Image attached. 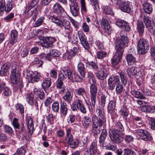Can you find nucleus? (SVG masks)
<instances>
[{
    "mask_svg": "<svg viewBox=\"0 0 155 155\" xmlns=\"http://www.w3.org/2000/svg\"><path fill=\"white\" fill-rule=\"evenodd\" d=\"M123 32H124L123 31H121L120 38L116 41V51L112 60V63L113 65H116L119 62L122 58L124 49L128 46L129 39L126 34Z\"/></svg>",
    "mask_w": 155,
    "mask_h": 155,
    "instance_id": "nucleus-1",
    "label": "nucleus"
},
{
    "mask_svg": "<svg viewBox=\"0 0 155 155\" xmlns=\"http://www.w3.org/2000/svg\"><path fill=\"white\" fill-rule=\"evenodd\" d=\"M88 78L89 82L91 84L90 87L91 101L90 102L89 106L88 107L89 110L91 111L95 109L97 91V85L95 84L96 81L95 80L94 76L92 73H91L88 75Z\"/></svg>",
    "mask_w": 155,
    "mask_h": 155,
    "instance_id": "nucleus-2",
    "label": "nucleus"
},
{
    "mask_svg": "<svg viewBox=\"0 0 155 155\" xmlns=\"http://www.w3.org/2000/svg\"><path fill=\"white\" fill-rule=\"evenodd\" d=\"M50 18L53 22L57 25L61 27H64L66 30H70L71 27L70 22L63 18L62 17H60V15H51L50 17Z\"/></svg>",
    "mask_w": 155,
    "mask_h": 155,
    "instance_id": "nucleus-3",
    "label": "nucleus"
},
{
    "mask_svg": "<svg viewBox=\"0 0 155 155\" xmlns=\"http://www.w3.org/2000/svg\"><path fill=\"white\" fill-rule=\"evenodd\" d=\"M96 112L98 117L96 115H94L92 117V121L95 123H99L100 125L102 124H104L106 120L105 119V112L103 108H97L96 109Z\"/></svg>",
    "mask_w": 155,
    "mask_h": 155,
    "instance_id": "nucleus-4",
    "label": "nucleus"
},
{
    "mask_svg": "<svg viewBox=\"0 0 155 155\" xmlns=\"http://www.w3.org/2000/svg\"><path fill=\"white\" fill-rule=\"evenodd\" d=\"M138 51L139 54H144L149 50V44L148 41L144 38H140L137 43Z\"/></svg>",
    "mask_w": 155,
    "mask_h": 155,
    "instance_id": "nucleus-5",
    "label": "nucleus"
},
{
    "mask_svg": "<svg viewBox=\"0 0 155 155\" xmlns=\"http://www.w3.org/2000/svg\"><path fill=\"white\" fill-rule=\"evenodd\" d=\"M19 69L18 66L16 64H13L11 67L10 79L13 84H17L19 81Z\"/></svg>",
    "mask_w": 155,
    "mask_h": 155,
    "instance_id": "nucleus-6",
    "label": "nucleus"
},
{
    "mask_svg": "<svg viewBox=\"0 0 155 155\" xmlns=\"http://www.w3.org/2000/svg\"><path fill=\"white\" fill-rule=\"evenodd\" d=\"M109 136L111 140L117 144L121 143L123 138L120 135V132L119 130L112 129L109 131Z\"/></svg>",
    "mask_w": 155,
    "mask_h": 155,
    "instance_id": "nucleus-7",
    "label": "nucleus"
},
{
    "mask_svg": "<svg viewBox=\"0 0 155 155\" xmlns=\"http://www.w3.org/2000/svg\"><path fill=\"white\" fill-rule=\"evenodd\" d=\"M138 139H140L145 141H150L152 138L151 135L145 130L143 129L136 130L134 132Z\"/></svg>",
    "mask_w": 155,
    "mask_h": 155,
    "instance_id": "nucleus-8",
    "label": "nucleus"
},
{
    "mask_svg": "<svg viewBox=\"0 0 155 155\" xmlns=\"http://www.w3.org/2000/svg\"><path fill=\"white\" fill-rule=\"evenodd\" d=\"M13 2L9 1L5 3L4 0H0V16L3 15L4 11L9 12L12 9Z\"/></svg>",
    "mask_w": 155,
    "mask_h": 155,
    "instance_id": "nucleus-9",
    "label": "nucleus"
},
{
    "mask_svg": "<svg viewBox=\"0 0 155 155\" xmlns=\"http://www.w3.org/2000/svg\"><path fill=\"white\" fill-rule=\"evenodd\" d=\"M71 108L74 111L79 110L81 112L84 114H85L87 112V110L82 101L79 99H77L75 102L72 104Z\"/></svg>",
    "mask_w": 155,
    "mask_h": 155,
    "instance_id": "nucleus-10",
    "label": "nucleus"
},
{
    "mask_svg": "<svg viewBox=\"0 0 155 155\" xmlns=\"http://www.w3.org/2000/svg\"><path fill=\"white\" fill-rule=\"evenodd\" d=\"M55 39L52 37H43L40 45L43 47L46 48H50L51 47L53 43L55 41Z\"/></svg>",
    "mask_w": 155,
    "mask_h": 155,
    "instance_id": "nucleus-11",
    "label": "nucleus"
},
{
    "mask_svg": "<svg viewBox=\"0 0 155 155\" xmlns=\"http://www.w3.org/2000/svg\"><path fill=\"white\" fill-rule=\"evenodd\" d=\"M27 78L30 83H34L38 82L39 81L41 74L40 73H34L31 71H29L27 73Z\"/></svg>",
    "mask_w": 155,
    "mask_h": 155,
    "instance_id": "nucleus-12",
    "label": "nucleus"
},
{
    "mask_svg": "<svg viewBox=\"0 0 155 155\" xmlns=\"http://www.w3.org/2000/svg\"><path fill=\"white\" fill-rule=\"evenodd\" d=\"M101 68L97 73V76L99 79L103 80L107 76L108 73L106 67L103 65H100Z\"/></svg>",
    "mask_w": 155,
    "mask_h": 155,
    "instance_id": "nucleus-13",
    "label": "nucleus"
},
{
    "mask_svg": "<svg viewBox=\"0 0 155 155\" xmlns=\"http://www.w3.org/2000/svg\"><path fill=\"white\" fill-rule=\"evenodd\" d=\"M120 82V78L118 76L111 77L108 80V88L109 90H113L118 83Z\"/></svg>",
    "mask_w": 155,
    "mask_h": 155,
    "instance_id": "nucleus-14",
    "label": "nucleus"
},
{
    "mask_svg": "<svg viewBox=\"0 0 155 155\" xmlns=\"http://www.w3.org/2000/svg\"><path fill=\"white\" fill-rule=\"evenodd\" d=\"M119 8L123 12L129 13L131 12V3L129 1L124 0L119 6Z\"/></svg>",
    "mask_w": 155,
    "mask_h": 155,
    "instance_id": "nucleus-15",
    "label": "nucleus"
},
{
    "mask_svg": "<svg viewBox=\"0 0 155 155\" xmlns=\"http://www.w3.org/2000/svg\"><path fill=\"white\" fill-rule=\"evenodd\" d=\"M84 78L80 76L76 73H73L71 71L69 70L68 74V79L72 82H81L83 78Z\"/></svg>",
    "mask_w": 155,
    "mask_h": 155,
    "instance_id": "nucleus-16",
    "label": "nucleus"
},
{
    "mask_svg": "<svg viewBox=\"0 0 155 155\" xmlns=\"http://www.w3.org/2000/svg\"><path fill=\"white\" fill-rule=\"evenodd\" d=\"M78 37L81 44L85 49H88L90 47V45L88 42L86 40V38L85 35L82 31H78Z\"/></svg>",
    "mask_w": 155,
    "mask_h": 155,
    "instance_id": "nucleus-17",
    "label": "nucleus"
},
{
    "mask_svg": "<svg viewBox=\"0 0 155 155\" xmlns=\"http://www.w3.org/2000/svg\"><path fill=\"white\" fill-rule=\"evenodd\" d=\"M116 104L115 102L113 101H110L108 103L107 107V111L111 115L112 118H114L116 115L115 107Z\"/></svg>",
    "mask_w": 155,
    "mask_h": 155,
    "instance_id": "nucleus-18",
    "label": "nucleus"
},
{
    "mask_svg": "<svg viewBox=\"0 0 155 155\" xmlns=\"http://www.w3.org/2000/svg\"><path fill=\"white\" fill-rule=\"evenodd\" d=\"M5 84L4 83L0 84V93L3 91L2 95L6 98L11 94V91L8 87L5 86Z\"/></svg>",
    "mask_w": 155,
    "mask_h": 155,
    "instance_id": "nucleus-19",
    "label": "nucleus"
},
{
    "mask_svg": "<svg viewBox=\"0 0 155 155\" xmlns=\"http://www.w3.org/2000/svg\"><path fill=\"white\" fill-rule=\"evenodd\" d=\"M71 12L74 16H77L79 13V6L77 2L69 5Z\"/></svg>",
    "mask_w": 155,
    "mask_h": 155,
    "instance_id": "nucleus-20",
    "label": "nucleus"
},
{
    "mask_svg": "<svg viewBox=\"0 0 155 155\" xmlns=\"http://www.w3.org/2000/svg\"><path fill=\"white\" fill-rule=\"evenodd\" d=\"M91 113L84 116V120L82 122L83 126L85 127H88L91 125Z\"/></svg>",
    "mask_w": 155,
    "mask_h": 155,
    "instance_id": "nucleus-21",
    "label": "nucleus"
},
{
    "mask_svg": "<svg viewBox=\"0 0 155 155\" xmlns=\"http://www.w3.org/2000/svg\"><path fill=\"white\" fill-rule=\"evenodd\" d=\"M26 123L28 129V133L31 135L33 131L34 125L33 120L30 117H27L26 119Z\"/></svg>",
    "mask_w": 155,
    "mask_h": 155,
    "instance_id": "nucleus-22",
    "label": "nucleus"
},
{
    "mask_svg": "<svg viewBox=\"0 0 155 155\" xmlns=\"http://www.w3.org/2000/svg\"><path fill=\"white\" fill-rule=\"evenodd\" d=\"M143 8L145 13L150 14L152 12L153 8L152 5L147 1L145 2L142 4Z\"/></svg>",
    "mask_w": 155,
    "mask_h": 155,
    "instance_id": "nucleus-23",
    "label": "nucleus"
},
{
    "mask_svg": "<svg viewBox=\"0 0 155 155\" xmlns=\"http://www.w3.org/2000/svg\"><path fill=\"white\" fill-rule=\"evenodd\" d=\"M101 26L105 30V32L108 34H110L112 31L111 27L107 20L104 19H102Z\"/></svg>",
    "mask_w": 155,
    "mask_h": 155,
    "instance_id": "nucleus-24",
    "label": "nucleus"
},
{
    "mask_svg": "<svg viewBox=\"0 0 155 155\" xmlns=\"http://www.w3.org/2000/svg\"><path fill=\"white\" fill-rule=\"evenodd\" d=\"M106 130L104 129L101 134L99 138V143L101 146L104 147L105 142V140L107 136Z\"/></svg>",
    "mask_w": 155,
    "mask_h": 155,
    "instance_id": "nucleus-25",
    "label": "nucleus"
},
{
    "mask_svg": "<svg viewBox=\"0 0 155 155\" xmlns=\"http://www.w3.org/2000/svg\"><path fill=\"white\" fill-rule=\"evenodd\" d=\"M53 9L54 13L58 14V15H55L57 16L60 15V17H62L61 13L64 11V9L60 4L58 3L55 4L54 5Z\"/></svg>",
    "mask_w": 155,
    "mask_h": 155,
    "instance_id": "nucleus-26",
    "label": "nucleus"
},
{
    "mask_svg": "<svg viewBox=\"0 0 155 155\" xmlns=\"http://www.w3.org/2000/svg\"><path fill=\"white\" fill-rule=\"evenodd\" d=\"M143 21L146 28L149 30L153 27L154 25L151 23V20L149 18V17L147 15H144L143 18Z\"/></svg>",
    "mask_w": 155,
    "mask_h": 155,
    "instance_id": "nucleus-27",
    "label": "nucleus"
},
{
    "mask_svg": "<svg viewBox=\"0 0 155 155\" xmlns=\"http://www.w3.org/2000/svg\"><path fill=\"white\" fill-rule=\"evenodd\" d=\"M73 96V93L67 89L65 91V94L63 96V99L66 101L70 103L72 100Z\"/></svg>",
    "mask_w": 155,
    "mask_h": 155,
    "instance_id": "nucleus-28",
    "label": "nucleus"
},
{
    "mask_svg": "<svg viewBox=\"0 0 155 155\" xmlns=\"http://www.w3.org/2000/svg\"><path fill=\"white\" fill-rule=\"evenodd\" d=\"M77 69L81 76L84 78L85 69L84 64L80 62L77 65Z\"/></svg>",
    "mask_w": 155,
    "mask_h": 155,
    "instance_id": "nucleus-29",
    "label": "nucleus"
},
{
    "mask_svg": "<svg viewBox=\"0 0 155 155\" xmlns=\"http://www.w3.org/2000/svg\"><path fill=\"white\" fill-rule=\"evenodd\" d=\"M69 71V70H63L61 71L59 73L58 79L63 81L66 79L67 77L68 78Z\"/></svg>",
    "mask_w": 155,
    "mask_h": 155,
    "instance_id": "nucleus-30",
    "label": "nucleus"
},
{
    "mask_svg": "<svg viewBox=\"0 0 155 155\" xmlns=\"http://www.w3.org/2000/svg\"><path fill=\"white\" fill-rule=\"evenodd\" d=\"M11 65L10 63H5L2 66L0 71V73L1 75L3 76H5L6 75Z\"/></svg>",
    "mask_w": 155,
    "mask_h": 155,
    "instance_id": "nucleus-31",
    "label": "nucleus"
},
{
    "mask_svg": "<svg viewBox=\"0 0 155 155\" xmlns=\"http://www.w3.org/2000/svg\"><path fill=\"white\" fill-rule=\"evenodd\" d=\"M144 26L142 22L138 21L137 23V30L140 36H142L144 32Z\"/></svg>",
    "mask_w": 155,
    "mask_h": 155,
    "instance_id": "nucleus-32",
    "label": "nucleus"
},
{
    "mask_svg": "<svg viewBox=\"0 0 155 155\" xmlns=\"http://www.w3.org/2000/svg\"><path fill=\"white\" fill-rule=\"evenodd\" d=\"M131 93L133 96L137 98L142 99H146V97L137 90H132L131 91Z\"/></svg>",
    "mask_w": 155,
    "mask_h": 155,
    "instance_id": "nucleus-33",
    "label": "nucleus"
},
{
    "mask_svg": "<svg viewBox=\"0 0 155 155\" xmlns=\"http://www.w3.org/2000/svg\"><path fill=\"white\" fill-rule=\"evenodd\" d=\"M66 103L64 102L61 103L60 107V113L63 116L65 117L68 112V108Z\"/></svg>",
    "mask_w": 155,
    "mask_h": 155,
    "instance_id": "nucleus-34",
    "label": "nucleus"
},
{
    "mask_svg": "<svg viewBox=\"0 0 155 155\" xmlns=\"http://www.w3.org/2000/svg\"><path fill=\"white\" fill-rule=\"evenodd\" d=\"M33 93L35 95H37V96L41 99H43L45 97V94L43 91L35 88L34 89Z\"/></svg>",
    "mask_w": 155,
    "mask_h": 155,
    "instance_id": "nucleus-35",
    "label": "nucleus"
},
{
    "mask_svg": "<svg viewBox=\"0 0 155 155\" xmlns=\"http://www.w3.org/2000/svg\"><path fill=\"white\" fill-rule=\"evenodd\" d=\"M71 129L69 128L66 130V133L64 137V140L66 143L68 144L71 142L73 139V136L71 133Z\"/></svg>",
    "mask_w": 155,
    "mask_h": 155,
    "instance_id": "nucleus-36",
    "label": "nucleus"
},
{
    "mask_svg": "<svg viewBox=\"0 0 155 155\" xmlns=\"http://www.w3.org/2000/svg\"><path fill=\"white\" fill-rule=\"evenodd\" d=\"M51 84V80L50 78L44 80L42 83V86L44 90L47 89L50 87Z\"/></svg>",
    "mask_w": 155,
    "mask_h": 155,
    "instance_id": "nucleus-37",
    "label": "nucleus"
},
{
    "mask_svg": "<svg viewBox=\"0 0 155 155\" xmlns=\"http://www.w3.org/2000/svg\"><path fill=\"white\" fill-rule=\"evenodd\" d=\"M109 100L108 97L106 95L102 94L101 97V100L100 101V104L101 107L104 108L106 104Z\"/></svg>",
    "mask_w": 155,
    "mask_h": 155,
    "instance_id": "nucleus-38",
    "label": "nucleus"
},
{
    "mask_svg": "<svg viewBox=\"0 0 155 155\" xmlns=\"http://www.w3.org/2000/svg\"><path fill=\"white\" fill-rule=\"evenodd\" d=\"M94 124L93 129V132L95 134H97L100 133L101 132L100 128L98 127L99 126V127H101L104 124H102L101 125H100L99 123H95L94 122H93Z\"/></svg>",
    "mask_w": 155,
    "mask_h": 155,
    "instance_id": "nucleus-39",
    "label": "nucleus"
},
{
    "mask_svg": "<svg viewBox=\"0 0 155 155\" xmlns=\"http://www.w3.org/2000/svg\"><path fill=\"white\" fill-rule=\"evenodd\" d=\"M89 150L93 155H94L97 152V144L95 142H92L90 145Z\"/></svg>",
    "mask_w": 155,
    "mask_h": 155,
    "instance_id": "nucleus-40",
    "label": "nucleus"
},
{
    "mask_svg": "<svg viewBox=\"0 0 155 155\" xmlns=\"http://www.w3.org/2000/svg\"><path fill=\"white\" fill-rule=\"evenodd\" d=\"M90 4L92 6L94 11L98 12L99 11V7L98 0H90Z\"/></svg>",
    "mask_w": 155,
    "mask_h": 155,
    "instance_id": "nucleus-41",
    "label": "nucleus"
},
{
    "mask_svg": "<svg viewBox=\"0 0 155 155\" xmlns=\"http://www.w3.org/2000/svg\"><path fill=\"white\" fill-rule=\"evenodd\" d=\"M127 60L129 65H131L135 61V59L132 54H129L127 56Z\"/></svg>",
    "mask_w": 155,
    "mask_h": 155,
    "instance_id": "nucleus-42",
    "label": "nucleus"
},
{
    "mask_svg": "<svg viewBox=\"0 0 155 155\" xmlns=\"http://www.w3.org/2000/svg\"><path fill=\"white\" fill-rule=\"evenodd\" d=\"M102 9L104 13L107 15H111L113 14V11L111 8L108 6H103Z\"/></svg>",
    "mask_w": 155,
    "mask_h": 155,
    "instance_id": "nucleus-43",
    "label": "nucleus"
},
{
    "mask_svg": "<svg viewBox=\"0 0 155 155\" xmlns=\"http://www.w3.org/2000/svg\"><path fill=\"white\" fill-rule=\"evenodd\" d=\"M133 68L134 78H138L140 77L142 73L140 68L137 67H133Z\"/></svg>",
    "mask_w": 155,
    "mask_h": 155,
    "instance_id": "nucleus-44",
    "label": "nucleus"
},
{
    "mask_svg": "<svg viewBox=\"0 0 155 155\" xmlns=\"http://www.w3.org/2000/svg\"><path fill=\"white\" fill-rule=\"evenodd\" d=\"M76 92L77 95L81 96L83 98H84V95L86 94V91L84 88L80 87L76 90Z\"/></svg>",
    "mask_w": 155,
    "mask_h": 155,
    "instance_id": "nucleus-45",
    "label": "nucleus"
},
{
    "mask_svg": "<svg viewBox=\"0 0 155 155\" xmlns=\"http://www.w3.org/2000/svg\"><path fill=\"white\" fill-rule=\"evenodd\" d=\"M119 74L120 77L121 81L122 83L126 85L127 82V78L126 75L123 73H119Z\"/></svg>",
    "mask_w": 155,
    "mask_h": 155,
    "instance_id": "nucleus-46",
    "label": "nucleus"
},
{
    "mask_svg": "<svg viewBox=\"0 0 155 155\" xmlns=\"http://www.w3.org/2000/svg\"><path fill=\"white\" fill-rule=\"evenodd\" d=\"M79 141L78 140H74L73 139L71 142H70L68 144L71 148H74L78 146Z\"/></svg>",
    "mask_w": 155,
    "mask_h": 155,
    "instance_id": "nucleus-47",
    "label": "nucleus"
},
{
    "mask_svg": "<svg viewBox=\"0 0 155 155\" xmlns=\"http://www.w3.org/2000/svg\"><path fill=\"white\" fill-rule=\"evenodd\" d=\"M141 110L145 112L152 111V107L150 106H143L141 107Z\"/></svg>",
    "mask_w": 155,
    "mask_h": 155,
    "instance_id": "nucleus-48",
    "label": "nucleus"
},
{
    "mask_svg": "<svg viewBox=\"0 0 155 155\" xmlns=\"http://www.w3.org/2000/svg\"><path fill=\"white\" fill-rule=\"evenodd\" d=\"M124 90L123 85L119 83L116 85V92L117 94H119L121 93Z\"/></svg>",
    "mask_w": 155,
    "mask_h": 155,
    "instance_id": "nucleus-49",
    "label": "nucleus"
},
{
    "mask_svg": "<svg viewBox=\"0 0 155 155\" xmlns=\"http://www.w3.org/2000/svg\"><path fill=\"white\" fill-rule=\"evenodd\" d=\"M45 18L43 17H41L35 22L34 24V26L35 27H38L41 25L44 22Z\"/></svg>",
    "mask_w": 155,
    "mask_h": 155,
    "instance_id": "nucleus-50",
    "label": "nucleus"
},
{
    "mask_svg": "<svg viewBox=\"0 0 155 155\" xmlns=\"http://www.w3.org/2000/svg\"><path fill=\"white\" fill-rule=\"evenodd\" d=\"M81 8V11L86 13L87 11V8L86 6L85 0H80Z\"/></svg>",
    "mask_w": 155,
    "mask_h": 155,
    "instance_id": "nucleus-51",
    "label": "nucleus"
},
{
    "mask_svg": "<svg viewBox=\"0 0 155 155\" xmlns=\"http://www.w3.org/2000/svg\"><path fill=\"white\" fill-rule=\"evenodd\" d=\"M26 152L24 147H21L17 150L14 155H25Z\"/></svg>",
    "mask_w": 155,
    "mask_h": 155,
    "instance_id": "nucleus-52",
    "label": "nucleus"
},
{
    "mask_svg": "<svg viewBox=\"0 0 155 155\" xmlns=\"http://www.w3.org/2000/svg\"><path fill=\"white\" fill-rule=\"evenodd\" d=\"M36 11L31 10L30 12H29L27 15V18H29L32 16V18L34 21L35 20L37 15H36Z\"/></svg>",
    "mask_w": 155,
    "mask_h": 155,
    "instance_id": "nucleus-53",
    "label": "nucleus"
},
{
    "mask_svg": "<svg viewBox=\"0 0 155 155\" xmlns=\"http://www.w3.org/2000/svg\"><path fill=\"white\" fill-rule=\"evenodd\" d=\"M3 129L4 132L8 134H12L13 132L12 128L9 126L6 125H3Z\"/></svg>",
    "mask_w": 155,
    "mask_h": 155,
    "instance_id": "nucleus-54",
    "label": "nucleus"
},
{
    "mask_svg": "<svg viewBox=\"0 0 155 155\" xmlns=\"http://www.w3.org/2000/svg\"><path fill=\"white\" fill-rule=\"evenodd\" d=\"M15 109L16 110L22 114L24 113V110L23 106L21 104H18L15 106Z\"/></svg>",
    "mask_w": 155,
    "mask_h": 155,
    "instance_id": "nucleus-55",
    "label": "nucleus"
},
{
    "mask_svg": "<svg viewBox=\"0 0 155 155\" xmlns=\"http://www.w3.org/2000/svg\"><path fill=\"white\" fill-rule=\"evenodd\" d=\"M59 105L58 103L55 102L53 103L52 108L53 110L55 112H57L59 110Z\"/></svg>",
    "mask_w": 155,
    "mask_h": 155,
    "instance_id": "nucleus-56",
    "label": "nucleus"
},
{
    "mask_svg": "<svg viewBox=\"0 0 155 155\" xmlns=\"http://www.w3.org/2000/svg\"><path fill=\"white\" fill-rule=\"evenodd\" d=\"M34 95L33 93L28 95L26 98L28 103L31 105H32L33 104V97Z\"/></svg>",
    "mask_w": 155,
    "mask_h": 155,
    "instance_id": "nucleus-57",
    "label": "nucleus"
},
{
    "mask_svg": "<svg viewBox=\"0 0 155 155\" xmlns=\"http://www.w3.org/2000/svg\"><path fill=\"white\" fill-rule=\"evenodd\" d=\"M28 51L26 48H23L21 49L20 54L22 57L24 58L26 56L28 55Z\"/></svg>",
    "mask_w": 155,
    "mask_h": 155,
    "instance_id": "nucleus-58",
    "label": "nucleus"
},
{
    "mask_svg": "<svg viewBox=\"0 0 155 155\" xmlns=\"http://www.w3.org/2000/svg\"><path fill=\"white\" fill-rule=\"evenodd\" d=\"M39 0H30L29 3V9H31L34 7L38 3Z\"/></svg>",
    "mask_w": 155,
    "mask_h": 155,
    "instance_id": "nucleus-59",
    "label": "nucleus"
},
{
    "mask_svg": "<svg viewBox=\"0 0 155 155\" xmlns=\"http://www.w3.org/2000/svg\"><path fill=\"white\" fill-rule=\"evenodd\" d=\"M12 124L14 127L16 129L19 128L20 125L18 122V119L16 118H14L12 122Z\"/></svg>",
    "mask_w": 155,
    "mask_h": 155,
    "instance_id": "nucleus-60",
    "label": "nucleus"
},
{
    "mask_svg": "<svg viewBox=\"0 0 155 155\" xmlns=\"http://www.w3.org/2000/svg\"><path fill=\"white\" fill-rule=\"evenodd\" d=\"M124 155H135V152L132 150L129 149H124Z\"/></svg>",
    "mask_w": 155,
    "mask_h": 155,
    "instance_id": "nucleus-61",
    "label": "nucleus"
},
{
    "mask_svg": "<svg viewBox=\"0 0 155 155\" xmlns=\"http://www.w3.org/2000/svg\"><path fill=\"white\" fill-rule=\"evenodd\" d=\"M53 100L50 97L47 98L45 101L44 104L46 107L50 106L52 103Z\"/></svg>",
    "mask_w": 155,
    "mask_h": 155,
    "instance_id": "nucleus-62",
    "label": "nucleus"
},
{
    "mask_svg": "<svg viewBox=\"0 0 155 155\" xmlns=\"http://www.w3.org/2000/svg\"><path fill=\"white\" fill-rule=\"evenodd\" d=\"M50 54L53 57H59L61 54V53L59 51L55 49L52 50L50 52Z\"/></svg>",
    "mask_w": 155,
    "mask_h": 155,
    "instance_id": "nucleus-63",
    "label": "nucleus"
},
{
    "mask_svg": "<svg viewBox=\"0 0 155 155\" xmlns=\"http://www.w3.org/2000/svg\"><path fill=\"white\" fill-rule=\"evenodd\" d=\"M64 130L61 129L57 130L56 132V135L59 138L63 137H64Z\"/></svg>",
    "mask_w": 155,
    "mask_h": 155,
    "instance_id": "nucleus-64",
    "label": "nucleus"
}]
</instances>
